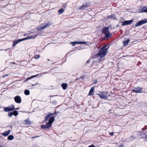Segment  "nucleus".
I'll use <instances>...</instances> for the list:
<instances>
[{
    "instance_id": "nucleus-16",
    "label": "nucleus",
    "mask_w": 147,
    "mask_h": 147,
    "mask_svg": "<svg viewBox=\"0 0 147 147\" xmlns=\"http://www.w3.org/2000/svg\"><path fill=\"white\" fill-rule=\"evenodd\" d=\"M130 41V40L128 39L123 42V43L124 44V46H125L127 45L128 43Z\"/></svg>"
},
{
    "instance_id": "nucleus-21",
    "label": "nucleus",
    "mask_w": 147,
    "mask_h": 147,
    "mask_svg": "<svg viewBox=\"0 0 147 147\" xmlns=\"http://www.w3.org/2000/svg\"><path fill=\"white\" fill-rule=\"evenodd\" d=\"M14 138V136L12 135H10L8 138L7 139L9 140H12Z\"/></svg>"
},
{
    "instance_id": "nucleus-25",
    "label": "nucleus",
    "mask_w": 147,
    "mask_h": 147,
    "mask_svg": "<svg viewBox=\"0 0 147 147\" xmlns=\"http://www.w3.org/2000/svg\"><path fill=\"white\" fill-rule=\"evenodd\" d=\"M87 7V6L86 5H83L81 7V8H80V9H86Z\"/></svg>"
},
{
    "instance_id": "nucleus-6",
    "label": "nucleus",
    "mask_w": 147,
    "mask_h": 147,
    "mask_svg": "<svg viewBox=\"0 0 147 147\" xmlns=\"http://www.w3.org/2000/svg\"><path fill=\"white\" fill-rule=\"evenodd\" d=\"M142 90L143 88L140 87H137L135 88L134 89H133L132 90V91L133 92L136 93H142Z\"/></svg>"
},
{
    "instance_id": "nucleus-27",
    "label": "nucleus",
    "mask_w": 147,
    "mask_h": 147,
    "mask_svg": "<svg viewBox=\"0 0 147 147\" xmlns=\"http://www.w3.org/2000/svg\"><path fill=\"white\" fill-rule=\"evenodd\" d=\"M50 117L48 115H47V116L45 117V121H47Z\"/></svg>"
},
{
    "instance_id": "nucleus-30",
    "label": "nucleus",
    "mask_w": 147,
    "mask_h": 147,
    "mask_svg": "<svg viewBox=\"0 0 147 147\" xmlns=\"http://www.w3.org/2000/svg\"><path fill=\"white\" fill-rule=\"evenodd\" d=\"M86 76V75L85 74H84V75H83V76H81L80 77V78H81V80H84V77H85Z\"/></svg>"
},
{
    "instance_id": "nucleus-8",
    "label": "nucleus",
    "mask_w": 147,
    "mask_h": 147,
    "mask_svg": "<svg viewBox=\"0 0 147 147\" xmlns=\"http://www.w3.org/2000/svg\"><path fill=\"white\" fill-rule=\"evenodd\" d=\"M15 109L14 106L13 105H11V107H5L4 108V111L5 112H9L13 111Z\"/></svg>"
},
{
    "instance_id": "nucleus-11",
    "label": "nucleus",
    "mask_w": 147,
    "mask_h": 147,
    "mask_svg": "<svg viewBox=\"0 0 147 147\" xmlns=\"http://www.w3.org/2000/svg\"><path fill=\"white\" fill-rule=\"evenodd\" d=\"M15 102L17 103H20L22 101L21 97L19 96H17L14 98Z\"/></svg>"
},
{
    "instance_id": "nucleus-9",
    "label": "nucleus",
    "mask_w": 147,
    "mask_h": 147,
    "mask_svg": "<svg viewBox=\"0 0 147 147\" xmlns=\"http://www.w3.org/2000/svg\"><path fill=\"white\" fill-rule=\"evenodd\" d=\"M138 12L139 13L142 12H146L147 13V7L143 6L140 7L138 9Z\"/></svg>"
},
{
    "instance_id": "nucleus-18",
    "label": "nucleus",
    "mask_w": 147,
    "mask_h": 147,
    "mask_svg": "<svg viewBox=\"0 0 147 147\" xmlns=\"http://www.w3.org/2000/svg\"><path fill=\"white\" fill-rule=\"evenodd\" d=\"M24 121L25 122L24 124L25 125H30L31 124V122L29 121V119H27L24 120Z\"/></svg>"
},
{
    "instance_id": "nucleus-13",
    "label": "nucleus",
    "mask_w": 147,
    "mask_h": 147,
    "mask_svg": "<svg viewBox=\"0 0 147 147\" xmlns=\"http://www.w3.org/2000/svg\"><path fill=\"white\" fill-rule=\"evenodd\" d=\"M70 43L73 46H74L76 44H85L86 43V42H70Z\"/></svg>"
},
{
    "instance_id": "nucleus-28",
    "label": "nucleus",
    "mask_w": 147,
    "mask_h": 147,
    "mask_svg": "<svg viewBox=\"0 0 147 147\" xmlns=\"http://www.w3.org/2000/svg\"><path fill=\"white\" fill-rule=\"evenodd\" d=\"M40 57V55H35L34 57L36 59L39 58Z\"/></svg>"
},
{
    "instance_id": "nucleus-43",
    "label": "nucleus",
    "mask_w": 147,
    "mask_h": 147,
    "mask_svg": "<svg viewBox=\"0 0 147 147\" xmlns=\"http://www.w3.org/2000/svg\"><path fill=\"white\" fill-rule=\"evenodd\" d=\"M37 84H38V83H37V84H36V85H37Z\"/></svg>"
},
{
    "instance_id": "nucleus-19",
    "label": "nucleus",
    "mask_w": 147,
    "mask_h": 147,
    "mask_svg": "<svg viewBox=\"0 0 147 147\" xmlns=\"http://www.w3.org/2000/svg\"><path fill=\"white\" fill-rule=\"evenodd\" d=\"M107 19L108 20H109V19H116V18H115V17L114 15L113 14H111V16H110L107 17Z\"/></svg>"
},
{
    "instance_id": "nucleus-10",
    "label": "nucleus",
    "mask_w": 147,
    "mask_h": 147,
    "mask_svg": "<svg viewBox=\"0 0 147 147\" xmlns=\"http://www.w3.org/2000/svg\"><path fill=\"white\" fill-rule=\"evenodd\" d=\"M133 21V20L131 19L129 20H125L124 21H122L121 22L122 25L125 26L127 25H129L132 23Z\"/></svg>"
},
{
    "instance_id": "nucleus-40",
    "label": "nucleus",
    "mask_w": 147,
    "mask_h": 147,
    "mask_svg": "<svg viewBox=\"0 0 147 147\" xmlns=\"http://www.w3.org/2000/svg\"><path fill=\"white\" fill-rule=\"evenodd\" d=\"M78 78H76V80H78Z\"/></svg>"
},
{
    "instance_id": "nucleus-2",
    "label": "nucleus",
    "mask_w": 147,
    "mask_h": 147,
    "mask_svg": "<svg viewBox=\"0 0 147 147\" xmlns=\"http://www.w3.org/2000/svg\"><path fill=\"white\" fill-rule=\"evenodd\" d=\"M97 95L102 99L107 100L109 98V95L108 94V92L106 91L99 92Z\"/></svg>"
},
{
    "instance_id": "nucleus-22",
    "label": "nucleus",
    "mask_w": 147,
    "mask_h": 147,
    "mask_svg": "<svg viewBox=\"0 0 147 147\" xmlns=\"http://www.w3.org/2000/svg\"><path fill=\"white\" fill-rule=\"evenodd\" d=\"M65 9L63 8H61L58 11V12L60 14H62L64 11Z\"/></svg>"
},
{
    "instance_id": "nucleus-42",
    "label": "nucleus",
    "mask_w": 147,
    "mask_h": 147,
    "mask_svg": "<svg viewBox=\"0 0 147 147\" xmlns=\"http://www.w3.org/2000/svg\"><path fill=\"white\" fill-rule=\"evenodd\" d=\"M37 84H38V83H37V84H36V85H37Z\"/></svg>"
},
{
    "instance_id": "nucleus-24",
    "label": "nucleus",
    "mask_w": 147,
    "mask_h": 147,
    "mask_svg": "<svg viewBox=\"0 0 147 147\" xmlns=\"http://www.w3.org/2000/svg\"><path fill=\"white\" fill-rule=\"evenodd\" d=\"M24 94L26 95H29L30 94V91L28 90H26L24 91Z\"/></svg>"
},
{
    "instance_id": "nucleus-33",
    "label": "nucleus",
    "mask_w": 147,
    "mask_h": 147,
    "mask_svg": "<svg viewBox=\"0 0 147 147\" xmlns=\"http://www.w3.org/2000/svg\"><path fill=\"white\" fill-rule=\"evenodd\" d=\"M39 137V136H34V137H32V138H37L38 137Z\"/></svg>"
},
{
    "instance_id": "nucleus-23",
    "label": "nucleus",
    "mask_w": 147,
    "mask_h": 147,
    "mask_svg": "<svg viewBox=\"0 0 147 147\" xmlns=\"http://www.w3.org/2000/svg\"><path fill=\"white\" fill-rule=\"evenodd\" d=\"M38 74H37L36 75H34V76H32L30 77H29V78H27V79L25 80L26 81H28L29 80H30L31 78H33L34 77H36L37 76H38Z\"/></svg>"
},
{
    "instance_id": "nucleus-3",
    "label": "nucleus",
    "mask_w": 147,
    "mask_h": 147,
    "mask_svg": "<svg viewBox=\"0 0 147 147\" xmlns=\"http://www.w3.org/2000/svg\"><path fill=\"white\" fill-rule=\"evenodd\" d=\"M37 36V35L30 36L25 38H23L22 39H18L14 41L13 42V46H14L19 42L22 41L23 40L27 39H30L32 38H34Z\"/></svg>"
},
{
    "instance_id": "nucleus-29",
    "label": "nucleus",
    "mask_w": 147,
    "mask_h": 147,
    "mask_svg": "<svg viewBox=\"0 0 147 147\" xmlns=\"http://www.w3.org/2000/svg\"><path fill=\"white\" fill-rule=\"evenodd\" d=\"M13 115V112H10L8 114V116L9 117H10Z\"/></svg>"
},
{
    "instance_id": "nucleus-20",
    "label": "nucleus",
    "mask_w": 147,
    "mask_h": 147,
    "mask_svg": "<svg viewBox=\"0 0 147 147\" xmlns=\"http://www.w3.org/2000/svg\"><path fill=\"white\" fill-rule=\"evenodd\" d=\"M94 88L93 87H92L91 89H90L89 93V95H91L93 92L94 91Z\"/></svg>"
},
{
    "instance_id": "nucleus-37",
    "label": "nucleus",
    "mask_w": 147,
    "mask_h": 147,
    "mask_svg": "<svg viewBox=\"0 0 147 147\" xmlns=\"http://www.w3.org/2000/svg\"><path fill=\"white\" fill-rule=\"evenodd\" d=\"M119 147H123V144H121L120 146Z\"/></svg>"
},
{
    "instance_id": "nucleus-5",
    "label": "nucleus",
    "mask_w": 147,
    "mask_h": 147,
    "mask_svg": "<svg viewBox=\"0 0 147 147\" xmlns=\"http://www.w3.org/2000/svg\"><path fill=\"white\" fill-rule=\"evenodd\" d=\"M51 23L48 22L47 23H44L39 26L37 27V29L38 30H43L45 28L49 26L51 24Z\"/></svg>"
},
{
    "instance_id": "nucleus-34",
    "label": "nucleus",
    "mask_w": 147,
    "mask_h": 147,
    "mask_svg": "<svg viewBox=\"0 0 147 147\" xmlns=\"http://www.w3.org/2000/svg\"><path fill=\"white\" fill-rule=\"evenodd\" d=\"M88 147H95L93 145H91L89 146Z\"/></svg>"
},
{
    "instance_id": "nucleus-15",
    "label": "nucleus",
    "mask_w": 147,
    "mask_h": 147,
    "mask_svg": "<svg viewBox=\"0 0 147 147\" xmlns=\"http://www.w3.org/2000/svg\"><path fill=\"white\" fill-rule=\"evenodd\" d=\"M10 131H11L10 130H7L6 132L2 133V135L4 136H7L9 135L10 132Z\"/></svg>"
},
{
    "instance_id": "nucleus-4",
    "label": "nucleus",
    "mask_w": 147,
    "mask_h": 147,
    "mask_svg": "<svg viewBox=\"0 0 147 147\" xmlns=\"http://www.w3.org/2000/svg\"><path fill=\"white\" fill-rule=\"evenodd\" d=\"M102 32L105 34L106 37L107 38H109L112 36V35L110 34L109 31V28L107 27H104L102 29Z\"/></svg>"
},
{
    "instance_id": "nucleus-32",
    "label": "nucleus",
    "mask_w": 147,
    "mask_h": 147,
    "mask_svg": "<svg viewBox=\"0 0 147 147\" xmlns=\"http://www.w3.org/2000/svg\"><path fill=\"white\" fill-rule=\"evenodd\" d=\"M109 134L111 136H113L114 134V133L113 132H109Z\"/></svg>"
},
{
    "instance_id": "nucleus-17",
    "label": "nucleus",
    "mask_w": 147,
    "mask_h": 147,
    "mask_svg": "<svg viewBox=\"0 0 147 147\" xmlns=\"http://www.w3.org/2000/svg\"><path fill=\"white\" fill-rule=\"evenodd\" d=\"M61 86L63 89L64 90H65L67 88V84L66 83H63L62 84Z\"/></svg>"
},
{
    "instance_id": "nucleus-14",
    "label": "nucleus",
    "mask_w": 147,
    "mask_h": 147,
    "mask_svg": "<svg viewBox=\"0 0 147 147\" xmlns=\"http://www.w3.org/2000/svg\"><path fill=\"white\" fill-rule=\"evenodd\" d=\"M55 120V118L53 117H51L49 119L48 123L50 124L51 125L53 123Z\"/></svg>"
},
{
    "instance_id": "nucleus-36",
    "label": "nucleus",
    "mask_w": 147,
    "mask_h": 147,
    "mask_svg": "<svg viewBox=\"0 0 147 147\" xmlns=\"http://www.w3.org/2000/svg\"><path fill=\"white\" fill-rule=\"evenodd\" d=\"M90 61V60H88L86 62V63H89V61Z\"/></svg>"
},
{
    "instance_id": "nucleus-39",
    "label": "nucleus",
    "mask_w": 147,
    "mask_h": 147,
    "mask_svg": "<svg viewBox=\"0 0 147 147\" xmlns=\"http://www.w3.org/2000/svg\"><path fill=\"white\" fill-rule=\"evenodd\" d=\"M146 138L147 139V135L146 136Z\"/></svg>"
},
{
    "instance_id": "nucleus-35",
    "label": "nucleus",
    "mask_w": 147,
    "mask_h": 147,
    "mask_svg": "<svg viewBox=\"0 0 147 147\" xmlns=\"http://www.w3.org/2000/svg\"><path fill=\"white\" fill-rule=\"evenodd\" d=\"M8 74L6 75H4L3 76V78H4L6 76H8Z\"/></svg>"
},
{
    "instance_id": "nucleus-12",
    "label": "nucleus",
    "mask_w": 147,
    "mask_h": 147,
    "mask_svg": "<svg viewBox=\"0 0 147 147\" xmlns=\"http://www.w3.org/2000/svg\"><path fill=\"white\" fill-rule=\"evenodd\" d=\"M52 125L50 124L47 123L46 125H42L41 126V128L42 129H45L50 127Z\"/></svg>"
},
{
    "instance_id": "nucleus-31",
    "label": "nucleus",
    "mask_w": 147,
    "mask_h": 147,
    "mask_svg": "<svg viewBox=\"0 0 147 147\" xmlns=\"http://www.w3.org/2000/svg\"><path fill=\"white\" fill-rule=\"evenodd\" d=\"M54 115V113H48V115L50 116L51 117V116H53V115Z\"/></svg>"
},
{
    "instance_id": "nucleus-7",
    "label": "nucleus",
    "mask_w": 147,
    "mask_h": 147,
    "mask_svg": "<svg viewBox=\"0 0 147 147\" xmlns=\"http://www.w3.org/2000/svg\"><path fill=\"white\" fill-rule=\"evenodd\" d=\"M147 22V20L145 19L144 20H141L138 21V22L136 23L135 24L136 27H138L139 26L142 25Z\"/></svg>"
},
{
    "instance_id": "nucleus-1",
    "label": "nucleus",
    "mask_w": 147,
    "mask_h": 147,
    "mask_svg": "<svg viewBox=\"0 0 147 147\" xmlns=\"http://www.w3.org/2000/svg\"><path fill=\"white\" fill-rule=\"evenodd\" d=\"M107 46L105 45L103 47L96 55H99L101 58L103 57L106 55L108 49V48H106Z\"/></svg>"
},
{
    "instance_id": "nucleus-41",
    "label": "nucleus",
    "mask_w": 147,
    "mask_h": 147,
    "mask_svg": "<svg viewBox=\"0 0 147 147\" xmlns=\"http://www.w3.org/2000/svg\"><path fill=\"white\" fill-rule=\"evenodd\" d=\"M37 84H38V83H37V84H36V85H37Z\"/></svg>"
},
{
    "instance_id": "nucleus-38",
    "label": "nucleus",
    "mask_w": 147,
    "mask_h": 147,
    "mask_svg": "<svg viewBox=\"0 0 147 147\" xmlns=\"http://www.w3.org/2000/svg\"><path fill=\"white\" fill-rule=\"evenodd\" d=\"M20 109V108H16V109H15L16 110H18Z\"/></svg>"
},
{
    "instance_id": "nucleus-26",
    "label": "nucleus",
    "mask_w": 147,
    "mask_h": 147,
    "mask_svg": "<svg viewBox=\"0 0 147 147\" xmlns=\"http://www.w3.org/2000/svg\"><path fill=\"white\" fill-rule=\"evenodd\" d=\"M13 115H14L15 116H16L18 114V112L16 111H14L13 112Z\"/></svg>"
}]
</instances>
